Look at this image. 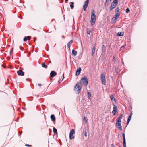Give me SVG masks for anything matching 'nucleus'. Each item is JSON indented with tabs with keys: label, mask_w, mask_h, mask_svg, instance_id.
Instances as JSON below:
<instances>
[{
	"label": "nucleus",
	"mask_w": 147,
	"mask_h": 147,
	"mask_svg": "<svg viewBox=\"0 0 147 147\" xmlns=\"http://www.w3.org/2000/svg\"><path fill=\"white\" fill-rule=\"evenodd\" d=\"M123 117V114H121L119 116L117 117L116 120V126L117 128L118 127H120L121 126V119Z\"/></svg>",
	"instance_id": "obj_1"
},
{
	"label": "nucleus",
	"mask_w": 147,
	"mask_h": 147,
	"mask_svg": "<svg viewBox=\"0 0 147 147\" xmlns=\"http://www.w3.org/2000/svg\"><path fill=\"white\" fill-rule=\"evenodd\" d=\"M82 85L86 86L88 84V82L87 78L86 76H84L81 79V82Z\"/></svg>",
	"instance_id": "obj_2"
},
{
	"label": "nucleus",
	"mask_w": 147,
	"mask_h": 147,
	"mask_svg": "<svg viewBox=\"0 0 147 147\" xmlns=\"http://www.w3.org/2000/svg\"><path fill=\"white\" fill-rule=\"evenodd\" d=\"M75 131L74 129L71 130L69 133V139L70 140H72L74 138V134H75Z\"/></svg>",
	"instance_id": "obj_3"
},
{
	"label": "nucleus",
	"mask_w": 147,
	"mask_h": 147,
	"mask_svg": "<svg viewBox=\"0 0 147 147\" xmlns=\"http://www.w3.org/2000/svg\"><path fill=\"white\" fill-rule=\"evenodd\" d=\"M89 0H86L84 3V4L83 6V9L84 11H85L88 7Z\"/></svg>",
	"instance_id": "obj_4"
},
{
	"label": "nucleus",
	"mask_w": 147,
	"mask_h": 147,
	"mask_svg": "<svg viewBox=\"0 0 147 147\" xmlns=\"http://www.w3.org/2000/svg\"><path fill=\"white\" fill-rule=\"evenodd\" d=\"M100 79L102 84L105 85L106 84V79L104 74H101L100 76Z\"/></svg>",
	"instance_id": "obj_5"
},
{
	"label": "nucleus",
	"mask_w": 147,
	"mask_h": 147,
	"mask_svg": "<svg viewBox=\"0 0 147 147\" xmlns=\"http://www.w3.org/2000/svg\"><path fill=\"white\" fill-rule=\"evenodd\" d=\"M118 110V108L117 107L116 105H114L113 108V110L112 111V113L113 114V115H115L116 114Z\"/></svg>",
	"instance_id": "obj_6"
},
{
	"label": "nucleus",
	"mask_w": 147,
	"mask_h": 147,
	"mask_svg": "<svg viewBox=\"0 0 147 147\" xmlns=\"http://www.w3.org/2000/svg\"><path fill=\"white\" fill-rule=\"evenodd\" d=\"M17 74L19 76H23L24 73L22 70H19L17 71Z\"/></svg>",
	"instance_id": "obj_7"
},
{
	"label": "nucleus",
	"mask_w": 147,
	"mask_h": 147,
	"mask_svg": "<svg viewBox=\"0 0 147 147\" xmlns=\"http://www.w3.org/2000/svg\"><path fill=\"white\" fill-rule=\"evenodd\" d=\"M81 68L80 67H79L77 69L75 73V75L78 76L79 75L81 72Z\"/></svg>",
	"instance_id": "obj_8"
},
{
	"label": "nucleus",
	"mask_w": 147,
	"mask_h": 147,
	"mask_svg": "<svg viewBox=\"0 0 147 147\" xmlns=\"http://www.w3.org/2000/svg\"><path fill=\"white\" fill-rule=\"evenodd\" d=\"M96 16L95 15V11L94 9H92L91 11V18H96Z\"/></svg>",
	"instance_id": "obj_9"
},
{
	"label": "nucleus",
	"mask_w": 147,
	"mask_h": 147,
	"mask_svg": "<svg viewBox=\"0 0 147 147\" xmlns=\"http://www.w3.org/2000/svg\"><path fill=\"white\" fill-rule=\"evenodd\" d=\"M96 19V18H91L90 22L92 26H93L95 24Z\"/></svg>",
	"instance_id": "obj_10"
},
{
	"label": "nucleus",
	"mask_w": 147,
	"mask_h": 147,
	"mask_svg": "<svg viewBox=\"0 0 147 147\" xmlns=\"http://www.w3.org/2000/svg\"><path fill=\"white\" fill-rule=\"evenodd\" d=\"M57 74V73L56 72L53 71H52L50 72V76L52 77H53L56 76Z\"/></svg>",
	"instance_id": "obj_11"
},
{
	"label": "nucleus",
	"mask_w": 147,
	"mask_h": 147,
	"mask_svg": "<svg viewBox=\"0 0 147 147\" xmlns=\"http://www.w3.org/2000/svg\"><path fill=\"white\" fill-rule=\"evenodd\" d=\"M118 18H118V17H116V16L115 15H114L112 19V20L113 21V22L114 23L116 22Z\"/></svg>",
	"instance_id": "obj_12"
},
{
	"label": "nucleus",
	"mask_w": 147,
	"mask_h": 147,
	"mask_svg": "<svg viewBox=\"0 0 147 147\" xmlns=\"http://www.w3.org/2000/svg\"><path fill=\"white\" fill-rule=\"evenodd\" d=\"M81 83H78L76 85L75 87V89H76V88H80L81 87Z\"/></svg>",
	"instance_id": "obj_13"
},
{
	"label": "nucleus",
	"mask_w": 147,
	"mask_h": 147,
	"mask_svg": "<svg viewBox=\"0 0 147 147\" xmlns=\"http://www.w3.org/2000/svg\"><path fill=\"white\" fill-rule=\"evenodd\" d=\"M50 118L53 121H55V115L53 114H52L51 115Z\"/></svg>",
	"instance_id": "obj_14"
},
{
	"label": "nucleus",
	"mask_w": 147,
	"mask_h": 147,
	"mask_svg": "<svg viewBox=\"0 0 147 147\" xmlns=\"http://www.w3.org/2000/svg\"><path fill=\"white\" fill-rule=\"evenodd\" d=\"M106 47L105 46V45H103L102 46V53H105L106 51Z\"/></svg>",
	"instance_id": "obj_15"
},
{
	"label": "nucleus",
	"mask_w": 147,
	"mask_h": 147,
	"mask_svg": "<svg viewBox=\"0 0 147 147\" xmlns=\"http://www.w3.org/2000/svg\"><path fill=\"white\" fill-rule=\"evenodd\" d=\"M74 41L72 40H71L67 44V46L69 48H70L71 44Z\"/></svg>",
	"instance_id": "obj_16"
},
{
	"label": "nucleus",
	"mask_w": 147,
	"mask_h": 147,
	"mask_svg": "<svg viewBox=\"0 0 147 147\" xmlns=\"http://www.w3.org/2000/svg\"><path fill=\"white\" fill-rule=\"evenodd\" d=\"M110 98L111 99V100L112 101L116 102V100L113 95H110Z\"/></svg>",
	"instance_id": "obj_17"
},
{
	"label": "nucleus",
	"mask_w": 147,
	"mask_h": 147,
	"mask_svg": "<svg viewBox=\"0 0 147 147\" xmlns=\"http://www.w3.org/2000/svg\"><path fill=\"white\" fill-rule=\"evenodd\" d=\"M124 34V32H119L117 34V35L119 36H123Z\"/></svg>",
	"instance_id": "obj_18"
},
{
	"label": "nucleus",
	"mask_w": 147,
	"mask_h": 147,
	"mask_svg": "<svg viewBox=\"0 0 147 147\" xmlns=\"http://www.w3.org/2000/svg\"><path fill=\"white\" fill-rule=\"evenodd\" d=\"M72 54L75 56L77 55V52L74 49H73L72 51Z\"/></svg>",
	"instance_id": "obj_19"
},
{
	"label": "nucleus",
	"mask_w": 147,
	"mask_h": 147,
	"mask_svg": "<svg viewBox=\"0 0 147 147\" xmlns=\"http://www.w3.org/2000/svg\"><path fill=\"white\" fill-rule=\"evenodd\" d=\"M112 61L113 63L114 64H115L116 63L115 57L114 56H113Z\"/></svg>",
	"instance_id": "obj_20"
},
{
	"label": "nucleus",
	"mask_w": 147,
	"mask_h": 147,
	"mask_svg": "<svg viewBox=\"0 0 147 147\" xmlns=\"http://www.w3.org/2000/svg\"><path fill=\"white\" fill-rule=\"evenodd\" d=\"M95 46H94L93 47L92 49V55L93 56L94 54V53L95 51Z\"/></svg>",
	"instance_id": "obj_21"
},
{
	"label": "nucleus",
	"mask_w": 147,
	"mask_h": 147,
	"mask_svg": "<svg viewBox=\"0 0 147 147\" xmlns=\"http://www.w3.org/2000/svg\"><path fill=\"white\" fill-rule=\"evenodd\" d=\"M74 3L73 2H71L70 4V7L71 9H73L74 8Z\"/></svg>",
	"instance_id": "obj_22"
},
{
	"label": "nucleus",
	"mask_w": 147,
	"mask_h": 147,
	"mask_svg": "<svg viewBox=\"0 0 147 147\" xmlns=\"http://www.w3.org/2000/svg\"><path fill=\"white\" fill-rule=\"evenodd\" d=\"M42 66L43 67L46 69L47 68V66L46 65L45 63L43 62L42 63Z\"/></svg>",
	"instance_id": "obj_23"
},
{
	"label": "nucleus",
	"mask_w": 147,
	"mask_h": 147,
	"mask_svg": "<svg viewBox=\"0 0 147 147\" xmlns=\"http://www.w3.org/2000/svg\"><path fill=\"white\" fill-rule=\"evenodd\" d=\"M117 5H115V3H114V2H112L111 5V6L112 7H114V8H115L117 6Z\"/></svg>",
	"instance_id": "obj_24"
},
{
	"label": "nucleus",
	"mask_w": 147,
	"mask_h": 147,
	"mask_svg": "<svg viewBox=\"0 0 147 147\" xmlns=\"http://www.w3.org/2000/svg\"><path fill=\"white\" fill-rule=\"evenodd\" d=\"M53 132L55 134H57V129L55 128V127L53 128Z\"/></svg>",
	"instance_id": "obj_25"
},
{
	"label": "nucleus",
	"mask_w": 147,
	"mask_h": 147,
	"mask_svg": "<svg viewBox=\"0 0 147 147\" xmlns=\"http://www.w3.org/2000/svg\"><path fill=\"white\" fill-rule=\"evenodd\" d=\"M123 147H126V140H123Z\"/></svg>",
	"instance_id": "obj_26"
},
{
	"label": "nucleus",
	"mask_w": 147,
	"mask_h": 147,
	"mask_svg": "<svg viewBox=\"0 0 147 147\" xmlns=\"http://www.w3.org/2000/svg\"><path fill=\"white\" fill-rule=\"evenodd\" d=\"M78 89L77 90L76 93L77 94H78L80 92L81 89V87L80 88H78Z\"/></svg>",
	"instance_id": "obj_27"
},
{
	"label": "nucleus",
	"mask_w": 147,
	"mask_h": 147,
	"mask_svg": "<svg viewBox=\"0 0 147 147\" xmlns=\"http://www.w3.org/2000/svg\"><path fill=\"white\" fill-rule=\"evenodd\" d=\"M87 94L88 95V98L91 100L90 97H91V94L89 92H88Z\"/></svg>",
	"instance_id": "obj_28"
},
{
	"label": "nucleus",
	"mask_w": 147,
	"mask_h": 147,
	"mask_svg": "<svg viewBox=\"0 0 147 147\" xmlns=\"http://www.w3.org/2000/svg\"><path fill=\"white\" fill-rule=\"evenodd\" d=\"M115 71L117 74V75H118V68L115 67Z\"/></svg>",
	"instance_id": "obj_29"
},
{
	"label": "nucleus",
	"mask_w": 147,
	"mask_h": 147,
	"mask_svg": "<svg viewBox=\"0 0 147 147\" xmlns=\"http://www.w3.org/2000/svg\"><path fill=\"white\" fill-rule=\"evenodd\" d=\"M109 3V1H108V0H106V2L105 3V5H106L108 6Z\"/></svg>",
	"instance_id": "obj_30"
},
{
	"label": "nucleus",
	"mask_w": 147,
	"mask_h": 147,
	"mask_svg": "<svg viewBox=\"0 0 147 147\" xmlns=\"http://www.w3.org/2000/svg\"><path fill=\"white\" fill-rule=\"evenodd\" d=\"M116 16V17H118V18H119L120 15V14L119 13H116L115 14V15Z\"/></svg>",
	"instance_id": "obj_31"
},
{
	"label": "nucleus",
	"mask_w": 147,
	"mask_h": 147,
	"mask_svg": "<svg viewBox=\"0 0 147 147\" xmlns=\"http://www.w3.org/2000/svg\"><path fill=\"white\" fill-rule=\"evenodd\" d=\"M132 113L131 112V113L130 115L129 116V117H128V119H127L128 120H129L130 121L131 118V117H132Z\"/></svg>",
	"instance_id": "obj_32"
},
{
	"label": "nucleus",
	"mask_w": 147,
	"mask_h": 147,
	"mask_svg": "<svg viewBox=\"0 0 147 147\" xmlns=\"http://www.w3.org/2000/svg\"><path fill=\"white\" fill-rule=\"evenodd\" d=\"M122 136L123 138V140H126L125 138V134L124 133H123L122 134Z\"/></svg>",
	"instance_id": "obj_33"
},
{
	"label": "nucleus",
	"mask_w": 147,
	"mask_h": 147,
	"mask_svg": "<svg viewBox=\"0 0 147 147\" xmlns=\"http://www.w3.org/2000/svg\"><path fill=\"white\" fill-rule=\"evenodd\" d=\"M113 2L115 3V5H117L118 2V0H114V1Z\"/></svg>",
	"instance_id": "obj_34"
},
{
	"label": "nucleus",
	"mask_w": 147,
	"mask_h": 147,
	"mask_svg": "<svg viewBox=\"0 0 147 147\" xmlns=\"http://www.w3.org/2000/svg\"><path fill=\"white\" fill-rule=\"evenodd\" d=\"M130 11L129 9V8H127L126 10V12L127 13H129V12Z\"/></svg>",
	"instance_id": "obj_35"
},
{
	"label": "nucleus",
	"mask_w": 147,
	"mask_h": 147,
	"mask_svg": "<svg viewBox=\"0 0 147 147\" xmlns=\"http://www.w3.org/2000/svg\"><path fill=\"white\" fill-rule=\"evenodd\" d=\"M27 38V36H26L25 37H24L23 39V40H24V41H26L28 40Z\"/></svg>",
	"instance_id": "obj_36"
},
{
	"label": "nucleus",
	"mask_w": 147,
	"mask_h": 147,
	"mask_svg": "<svg viewBox=\"0 0 147 147\" xmlns=\"http://www.w3.org/2000/svg\"><path fill=\"white\" fill-rule=\"evenodd\" d=\"M125 47V45L122 46L121 47L120 49L121 50H123Z\"/></svg>",
	"instance_id": "obj_37"
},
{
	"label": "nucleus",
	"mask_w": 147,
	"mask_h": 147,
	"mask_svg": "<svg viewBox=\"0 0 147 147\" xmlns=\"http://www.w3.org/2000/svg\"><path fill=\"white\" fill-rule=\"evenodd\" d=\"M115 11L117 12V13H118L119 12V7H117Z\"/></svg>",
	"instance_id": "obj_38"
},
{
	"label": "nucleus",
	"mask_w": 147,
	"mask_h": 147,
	"mask_svg": "<svg viewBox=\"0 0 147 147\" xmlns=\"http://www.w3.org/2000/svg\"><path fill=\"white\" fill-rule=\"evenodd\" d=\"M83 120L84 121H85V123H86L87 122V121L85 117H84L83 118Z\"/></svg>",
	"instance_id": "obj_39"
},
{
	"label": "nucleus",
	"mask_w": 147,
	"mask_h": 147,
	"mask_svg": "<svg viewBox=\"0 0 147 147\" xmlns=\"http://www.w3.org/2000/svg\"><path fill=\"white\" fill-rule=\"evenodd\" d=\"M91 32V30H89L88 31H87V33L89 34H90V32Z\"/></svg>",
	"instance_id": "obj_40"
},
{
	"label": "nucleus",
	"mask_w": 147,
	"mask_h": 147,
	"mask_svg": "<svg viewBox=\"0 0 147 147\" xmlns=\"http://www.w3.org/2000/svg\"><path fill=\"white\" fill-rule=\"evenodd\" d=\"M20 49L22 51H23L24 50V48L22 46H20Z\"/></svg>",
	"instance_id": "obj_41"
},
{
	"label": "nucleus",
	"mask_w": 147,
	"mask_h": 147,
	"mask_svg": "<svg viewBox=\"0 0 147 147\" xmlns=\"http://www.w3.org/2000/svg\"><path fill=\"white\" fill-rule=\"evenodd\" d=\"M27 38L28 40H30L31 38V37L30 36H27Z\"/></svg>",
	"instance_id": "obj_42"
},
{
	"label": "nucleus",
	"mask_w": 147,
	"mask_h": 147,
	"mask_svg": "<svg viewBox=\"0 0 147 147\" xmlns=\"http://www.w3.org/2000/svg\"><path fill=\"white\" fill-rule=\"evenodd\" d=\"M114 8V7H112L111 6V7H110V11H111L112 10V9H113Z\"/></svg>",
	"instance_id": "obj_43"
},
{
	"label": "nucleus",
	"mask_w": 147,
	"mask_h": 147,
	"mask_svg": "<svg viewBox=\"0 0 147 147\" xmlns=\"http://www.w3.org/2000/svg\"><path fill=\"white\" fill-rule=\"evenodd\" d=\"M118 129H119L120 131H122V126L120 127H118Z\"/></svg>",
	"instance_id": "obj_44"
},
{
	"label": "nucleus",
	"mask_w": 147,
	"mask_h": 147,
	"mask_svg": "<svg viewBox=\"0 0 147 147\" xmlns=\"http://www.w3.org/2000/svg\"><path fill=\"white\" fill-rule=\"evenodd\" d=\"M130 120H127V125L129 123V122H130Z\"/></svg>",
	"instance_id": "obj_45"
},
{
	"label": "nucleus",
	"mask_w": 147,
	"mask_h": 147,
	"mask_svg": "<svg viewBox=\"0 0 147 147\" xmlns=\"http://www.w3.org/2000/svg\"><path fill=\"white\" fill-rule=\"evenodd\" d=\"M25 146H27V147H30L31 146V145H30L28 144H26L25 145Z\"/></svg>",
	"instance_id": "obj_46"
},
{
	"label": "nucleus",
	"mask_w": 147,
	"mask_h": 147,
	"mask_svg": "<svg viewBox=\"0 0 147 147\" xmlns=\"http://www.w3.org/2000/svg\"><path fill=\"white\" fill-rule=\"evenodd\" d=\"M84 136L86 137H87V132H85V133H84Z\"/></svg>",
	"instance_id": "obj_47"
},
{
	"label": "nucleus",
	"mask_w": 147,
	"mask_h": 147,
	"mask_svg": "<svg viewBox=\"0 0 147 147\" xmlns=\"http://www.w3.org/2000/svg\"><path fill=\"white\" fill-rule=\"evenodd\" d=\"M111 147H115V145L113 144H112L111 145Z\"/></svg>",
	"instance_id": "obj_48"
},
{
	"label": "nucleus",
	"mask_w": 147,
	"mask_h": 147,
	"mask_svg": "<svg viewBox=\"0 0 147 147\" xmlns=\"http://www.w3.org/2000/svg\"><path fill=\"white\" fill-rule=\"evenodd\" d=\"M64 73L63 74V79L62 80H61L62 81V80H63V78H64Z\"/></svg>",
	"instance_id": "obj_49"
},
{
	"label": "nucleus",
	"mask_w": 147,
	"mask_h": 147,
	"mask_svg": "<svg viewBox=\"0 0 147 147\" xmlns=\"http://www.w3.org/2000/svg\"><path fill=\"white\" fill-rule=\"evenodd\" d=\"M46 46L47 47H49V45H48V44H46Z\"/></svg>",
	"instance_id": "obj_50"
},
{
	"label": "nucleus",
	"mask_w": 147,
	"mask_h": 147,
	"mask_svg": "<svg viewBox=\"0 0 147 147\" xmlns=\"http://www.w3.org/2000/svg\"><path fill=\"white\" fill-rule=\"evenodd\" d=\"M68 0H65V2L66 3H67V1Z\"/></svg>",
	"instance_id": "obj_51"
},
{
	"label": "nucleus",
	"mask_w": 147,
	"mask_h": 147,
	"mask_svg": "<svg viewBox=\"0 0 147 147\" xmlns=\"http://www.w3.org/2000/svg\"><path fill=\"white\" fill-rule=\"evenodd\" d=\"M62 37L63 38H65V37L64 36H62Z\"/></svg>",
	"instance_id": "obj_52"
},
{
	"label": "nucleus",
	"mask_w": 147,
	"mask_h": 147,
	"mask_svg": "<svg viewBox=\"0 0 147 147\" xmlns=\"http://www.w3.org/2000/svg\"><path fill=\"white\" fill-rule=\"evenodd\" d=\"M48 32V30H46L45 31V32H46V33H47Z\"/></svg>",
	"instance_id": "obj_53"
},
{
	"label": "nucleus",
	"mask_w": 147,
	"mask_h": 147,
	"mask_svg": "<svg viewBox=\"0 0 147 147\" xmlns=\"http://www.w3.org/2000/svg\"><path fill=\"white\" fill-rule=\"evenodd\" d=\"M38 85L39 86H41V84H38Z\"/></svg>",
	"instance_id": "obj_54"
},
{
	"label": "nucleus",
	"mask_w": 147,
	"mask_h": 147,
	"mask_svg": "<svg viewBox=\"0 0 147 147\" xmlns=\"http://www.w3.org/2000/svg\"><path fill=\"white\" fill-rule=\"evenodd\" d=\"M34 41L35 42V41L36 40V38H34Z\"/></svg>",
	"instance_id": "obj_55"
},
{
	"label": "nucleus",
	"mask_w": 147,
	"mask_h": 147,
	"mask_svg": "<svg viewBox=\"0 0 147 147\" xmlns=\"http://www.w3.org/2000/svg\"><path fill=\"white\" fill-rule=\"evenodd\" d=\"M48 50H49V47H47V51H48Z\"/></svg>",
	"instance_id": "obj_56"
},
{
	"label": "nucleus",
	"mask_w": 147,
	"mask_h": 147,
	"mask_svg": "<svg viewBox=\"0 0 147 147\" xmlns=\"http://www.w3.org/2000/svg\"><path fill=\"white\" fill-rule=\"evenodd\" d=\"M3 67H4V68H5L6 67L5 66H3Z\"/></svg>",
	"instance_id": "obj_57"
},
{
	"label": "nucleus",
	"mask_w": 147,
	"mask_h": 147,
	"mask_svg": "<svg viewBox=\"0 0 147 147\" xmlns=\"http://www.w3.org/2000/svg\"><path fill=\"white\" fill-rule=\"evenodd\" d=\"M69 50H70V48H69Z\"/></svg>",
	"instance_id": "obj_58"
},
{
	"label": "nucleus",
	"mask_w": 147,
	"mask_h": 147,
	"mask_svg": "<svg viewBox=\"0 0 147 147\" xmlns=\"http://www.w3.org/2000/svg\"><path fill=\"white\" fill-rule=\"evenodd\" d=\"M122 63L124 64V63H123V61L122 62Z\"/></svg>",
	"instance_id": "obj_59"
},
{
	"label": "nucleus",
	"mask_w": 147,
	"mask_h": 147,
	"mask_svg": "<svg viewBox=\"0 0 147 147\" xmlns=\"http://www.w3.org/2000/svg\"><path fill=\"white\" fill-rule=\"evenodd\" d=\"M51 31L49 32V33H51Z\"/></svg>",
	"instance_id": "obj_60"
},
{
	"label": "nucleus",
	"mask_w": 147,
	"mask_h": 147,
	"mask_svg": "<svg viewBox=\"0 0 147 147\" xmlns=\"http://www.w3.org/2000/svg\"><path fill=\"white\" fill-rule=\"evenodd\" d=\"M53 20V19H52V20L51 21H52Z\"/></svg>",
	"instance_id": "obj_61"
},
{
	"label": "nucleus",
	"mask_w": 147,
	"mask_h": 147,
	"mask_svg": "<svg viewBox=\"0 0 147 147\" xmlns=\"http://www.w3.org/2000/svg\"><path fill=\"white\" fill-rule=\"evenodd\" d=\"M81 46H82V45H81Z\"/></svg>",
	"instance_id": "obj_62"
},
{
	"label": "nucleus",
	"mask_w": 147,
	"mask_h": 147,
	"mask_svg": "<svg viewBox=\"0 0 147 147\" xmlns=\"http://www.w3.org/2000/svg\"><path fill=\"white\" fill-rule=\"evenodd\" d=\"M56 45V44H55V46Z\"/></svg>",
	"instance_id": "obj_63"
},
{
	"label": "nucleus",
	"mask_w": 147,
	"mask_h": 147,
	"mask_svg": "<svg viewBox=\"0 0 147 147\" xmlns=\"http://www.w3.org/2000/svg\"><path fill=\"white\" fill-rule=\"evenodd\" d=\"M111 0H110V1H111Z\"/></svg>",
	"instance_id": "obj_64"
}]
</instances>
